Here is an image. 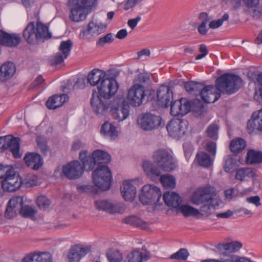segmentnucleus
<instances>
[{"mask_svg": "<svg viewBox=\"0 0 262 262\" xmlns=\"http://www.w3.org/2000/svg\"><path fill=\"white\" fill-rule=\"evenodd\" d=\"M150 81V76L147 73H141L137 75L133 80V86L145 90Z\"/></svg>", "mask_w": 262, "mask_h": 262, "instance_id": "nucleus-35", "label": "nucleus"}, {"mask_svg": "<svg viewBox=\"0 0 262 262\" xmlns=\"http://www.w3.org/2000/svg\"><path fill=\"white\" fill-rule=\"evenodd\" d=\"M45 85V80L41 75L38 76L30 84L31 89H38L42 88Z\"/></svg>", "mask_w": 262, "mask_h": 262, "instance_id": "nucleus-59", "label": "nucleus"}, {"mask_svg": "<svg viewBox=\"0 0 262 262\" xmlns=\"http://www.w3.org/2000/svg\"><path fill=\"white\" fill-rule=\"evenodd\" d=\"M95 206L98 210L105 211L111 214L122 213L125 209L123 204H113L106 200L96 201Z\"/></svg>", "mask_w": 262, "mask_h": 262, "instance_id": "nucleus-19", "label": "nucleus"}, {"mask_svg": "<svg viewBox=\"0 0 262 262\" xmlns=\"http://www.w3.org/2000/svg\"><path fill=\"white\" fill-rule=\"evenodd\" d=\"M78 191L80 192H91L92 193H97V189L96 187L92 185H81L77 186Z\"/></svg>", "mask_w": 262, "mask_h": 262, "instance_id": "nucleus-57", "label": "nucleus"}, {"mask_svg": "<svg viewBox=\"0 0 262 262\" xmlns=\"http://www.w3.org/2000/svg\"><path fill=\"white\" fill-rule=\"evenodd\" d=\"M97 92L94 91L91 99V105L93 111L99 117L105 115L110 110L111 101L102 99Z\"/></svg>", "mask_w": 262, "mask_h": 262, "instance_id": "nucleus-14", "label": "nucleus"}, {"mask_svg": "<svg viewBox=\"0 0 262 262\" xmlns=\"http://www.w3.org/2000/svg\"><path fill=\"white\" fill-rule=\"evenodd\" d=\"M152 160L154 163L146 161L142 165L144 172L152 180L160 176V170L170 172L176 167L173 156L165 148H160L155 150L152 155Z\"/></svg>", "mask_w": 262, "mask_h": 262, "instance_id": "nucleus-2", "label": "nucleus"}, {"mask_svg": "<svg viewBox=\"0 0 262 262\" xmlns=\"http://www.w3.org/2000/svg\"><path fill=\"white\" fill-rule=\"evenodd\" d=\"M142 249L144 252H141L139 249H135L128 253L124 262H142L148 260L151 257L150 252L145 249V246H142Z\"/></svg>", "mask_w": 262, "mask_h": 262, "instance_id": "nucleus-24", "label": "nucleus"}, {"mask_svg": "<svg viewBox=\"0 0 262 262\" xmlns=\"http://www.w3.org/2000/svg\"><path fill=\"white\" fill-rule=\"evenodd\" d=\"M204 205L200 208V211L203 215H209L211 213V209L212 208L210 203H204Z\"/></svg>", "mask_w": 262, "mask_h": 262, "instance_id": "nucleus-61", "label": "nucleus"}, {"mask_svg": "<svg viewBox=\"0 0 262 262\" xmlns=\"http://www.w3.org/2000/svg\"><path fill=\"white\" fill-rule=\"evenodd\" d=\"M79 159L86 171L92 170L96 165H106L111 161V156L107 152L98 149L94 151L92 156L87 150H82Z\"/></svg>", "mask_w": 262, "mask_h": 262, "instance_id": "nucleus-6", "label": "nucleus"}, {"mask_svg": "<svg viewBox=\"0 0 262 262\" xmlns=\"http://www.w3.org/2000/svg\"><path fill=\"white\" fill-rule=\"evenodd\" d=\"M254 99L258 103L262 104V87L259 86L258 89L256 90Z\"/></svg>", "mask_w": 262, "mask_h": 262, "instance_id": "nucleus-63", "label": "nucleus"}, {"mask_svg": "<svg viewBox=\"0 0 262 262\" xmlns=\"http://www.w3.org/2000/svg\"><path fill=\"white\" fill-rule=\"evenodd\" d=\"M71 8L70 18L75 22L82 21L86 18V10L97 4V0H69Z\"/></svg>", "mask_w": 262, "mask_h": 262, "instance_id": "nucleus-7", "label": "nucleus"}, {"mask_svg": "<svg viewBox=\"0 0 262 262\" xmlns=\"http://www.w3.org/2000/svg\"><path fill=\"white\" fill-rule=\"evenodd\" d=\"M247 128L249 130L250 133L255 130L262 131V124L256 116L255 113L252 114L251 119L248 122Z\"/></svg>", "mask_w": 262, "mask_h": 262, "instance_id": "nucleus-41", "label": "nucleus"}, {"mask_svg": "<svg viewBox=\"0 0 262 262\" xmlns=\"http://www.w3.org/2000/svg\"><path fill=\"white\" fill-rule=\"evenodd\" d=\"M206 149L210 154L213 157L216 154V144L212 141L208 142L205 146Z\"/></svg>", "mask_w": 262, "mask_h": 262, "instance_id": "nucleus-60", "label": "nucleus"}, {"mask_svg": "<svg viewBox=\"0 0 262 262\" xmlns=\"http://www.w3.org/2000/svg\"><path fill=\"white\" fill-rule=\"evenodd\" d=\"M236 162L232 158H228L224 166V170L228 173H231L236 169Z\"/></svg>", "mask_w": 262, "mask_h": 262, "instance_id": "nucleus-49", "label": "nucleus"}, {"mask_svg": "<svg viewBox=\"0 0 262 262\" xmlns=\"http://www.w3.org/2000/svg\"><path fill=\"white\" fill-rule=\"evenodd\" d=\"M229 18V14L228 13H225L221 18L217 20H212L210 22L209 24V27L213 29L218 28L222 25L224 21L228 20Z\"/></svg>", "mask_w": 262, "mask_h": 262, "instance_id": "nucleus-52", "label": "nucleus"}, {"mask_svg": "<svg viewBox=\"0 0 262 262\" xmlns=\"http://www.w3.org/2000/svg\"><path fill=\"white\" fill-rule=\"evenodd\" d=\"M219 129V125L215 123L210 124L207 128L206 133L208 137L213 139H217V133Z\"/></svg>", "mask_w": 262, "mask_h": 262, "instance_id": "nucleus-48", "label": "nucleus"}, {"mask_svg": "<svg viewBox=\"0 0 262 262\" xmlns=\"http://www.w3.org/2000/svg\"><path fill=\"white\" fill-rule=\"evenodd\" d=\"M256 177V170L250 167L239 168L236 171L235 176V179L241 181H248L251 179L255 180Z\"/></svg>", "mask_w": 262, "mask_h": 262, "instance_id": "nucleus-27", "label": "nucleus"}, {"mask_svg": "<svg viewBox=\"0 0 262 262\" xmlns=\"http://www.w3.org/2000/svg\"><path fill=\"white\" fill-rule=\"evenodd\" d=\"M36 203L40 209L46 210L50 205V201L45 196H39L37 199Z\"/></svg>", "mask_w": 262, "mask_h": 262, "instance_id": "nucleus-53", "label": "nucleus"}, {"mask_svg": "<svg viewBox=\"0 0 262 262\" xmlns=\"http://www.w3.org/2000/svg\"><path fill=\"white\" fill-rule=\"evenodd\" d=\"M162 120L160 116L147 113L143 114L138 118L137 123L142 129L151 130L160 126Z\"/></svg>", "mask_w": 262, "mask_h": 262, "instance_id": "nucleus-13", "label": "nucleus"}, {"mask_svg": "<svg viewBox=\"0 0 262 262\" xmlns=\"http://www.w3.org/2000/svg\"><path fill=\"white\" fill-rule=\"evenodd\" d=\"M145 96V90L132 85L128 91L127 99L130 105L139 106L143 103Z\"/></svg>", "mask_w": 262, "mask_h": 262, "instance_id": "nucleus-22", "label": "nucleus"}, {"mask_svg": "<svg viewBox=\"0 0 262 262\" xmlns=\"http://www.w3.org/2000/svg\"><path fill=\"white\" fill-rule=\"evenodd\" d=\"M107 28L106 25L101 23H95L94 21L90 22L87 27V29L82 30L80 33V36L81 38H89L92 36H97L99 34L105 31Z\"/></svg>", "mask_w": 262, "mask_h": 262, "instance_id": "nucleus-21", "label": "nucleus"}, {"mask_svg": "<svg viewBox=\"0 0 262 262\" xmlns=\"http://www.w3.org/2000/svg\"><path fill=\"white\" fill-rule=\"evenodd\" d=\"M114 40L113 35L112 33H109L106 35L99 38L97 42V45L103 47L106 43H112Z\"/></svg>", "mask_w": 262, "mask_h": 262, "instance_id": "nucleus-54", "label": "nucleus"}, {"mask_svg": "<svg viewBox=\"0 0 262 262\" xmlns=\"http://www.w3.org/2000/svg\"><path fill=\"white\" fill-rule=\"evenodd\" d=\"M122 197L126 201H133L135 198L136 190L135 187L128 181H124L120 187Z\"/></svg>", "mask_w": 262, "mask_h": 262, "instance_id": "nucleus-32", "label": "nucleus"}, {"mask_svg": "<svg viewBox=\"0 0 262 262\" xmlns=\"http://www.w3.org/2000/svg\"><path fill=\"white\" fill-rule=\"evenodd\" d=\"M20 41L21 38L19 35L15 33L9 34L8 39L4 46L8 47H16L20 42Z\"/></svg>", "mask_w": 262, "mask_h": 262, "instance_id": "nucleus-46", "label": "nucleus"}, {"mask_svg": "<svg viewBox=\"0 0 262 262\" xmlns=\"http://www.w3.org/2000/svg\"><path fill=\"white\" fill-rule=\"evenodd\" d=\"M246 146V142L242 138H237L233 140L230 144L231 151L235 154L241 152Z\"/></svg>", "mask_w": 262, "mask_h": 262, "instance_id": "nucleus-42", "label": "nucleus"}, {"mask_svg": "<svg viewBox=\"0 0 262 262\" xmlns=\"http://www.w3.org/2000/svg\"><path fill=\"white\" fill-rule=\"evenodd\" d=\"M93 181L96 186L103 190L110 189L112 175L107 165H100L93 171Z\"/></svg>", "mask_w": 262, "mask_h": 262, "instance_id": "nucleus-8", "label": "nucleus"}, {"mask_svg": "<svg viewBox=\"0 0 262 262\" xmlns=\"http://www.w3.org/2000/svg\"><path fill=\"white\" fill-rule=\"evenodd\" d=\"M160 181L165 188H174L176 185L174 178L169 174L160 175Z\"/></svg>", "mask_w": 262, "mask_h": 262, "instance_id": "nucleus-44", "label": "nucleus"}, {"mask_svg": "<svg viewBox=\"0 0 262 262\" xmlns=\"http://www.w3.org/2000/svg\"><path fill=\"white\" fill-rule=\"evenodd\" d=\"M91 246L75 245L70 249L67 256V259L69 262H79L82 257L91 251Z\"/></svg>", "mask_w": 262, "mask_h": 262, "instance_id": "nucleus-20", "label": "nucleus"}, {"mask_svg": "<svg viewBox=\"0 0 262 262\" xmlns=\"http://www.w3.org/2000/svg\"><path fill=\"white\" fill-rule=\"evenodd\" d=\"M247 202L253 204L256 207L259 206L261 205L260 202V198L258 195L252 196L246 198Z\"/></svg>", "mask_w": 262, "mask_h": 262, "instance_id": "nucleus-62", "label": "nucleus"}, {"mask_svg": "<svg viewBox=\"0 0 262 262\" xmlns=\"http://www.w3.org/2000/svg\"><path fill=\"white\" fill-rule=\"evenodd\" d=\"M189 256V253L186 248H181L177 252L172 254L169 257L171 259L185 261Z\"/></svg>", "mask_w": 262, "mask_h": 262, "instance_id": "nucleus-45", "label": "nucleus"}, {"mask_svg": "<svg viewBox=\"0 0 262 262\" xmlns=\"http://www.w3.org/2000/svg\"><path fill=\"white\" fill-rule=\"evenodd\" d=\"M72 47V42L71 40L62 41L59 47L60 52L53 56L50 59L52 65H57L61 63L69 55Z\"/></svg>", "mask_w": 262, "mask_h": 262, "instance_id": "nucleus-16", "label": "nucleus"}, {"mask_svg": "<svg viewBox=\"0 0 262 262\" xmlns=\"http://www.w3.org/2000/svg\"><path fill=\"white\" fill-rule=\"evenodd\" d=\"M20 139L11 136L0 137V151L9 149L15 158H20Z\"/></svg>", "mask_w": 262, "mask_h": 262, "instance_id": "nucleus-15", "label": "nucleus"}, {"mask_svg": "<svg viewBox=\"0 0 262 262\" xmlns=\"http://www.w3.org/2000/svg\"><path fill=\"white\" fill-rule=\"evenodd\" d=\"M23 185V180L15 170L6 177L2 182V186L5 191L13 192L19 189Z\"/></svg>", "mask_w": 262, "mask_h": 262, "instance_id": "nucleus-18", "label": "nucleus"}, {"mask_svg": "<svg viewBox=\"0 0 262 262\" xmlns=\"http://www.w3.org/2000/svg\"><path fill=\"white\" fill-rule=\"evenodd\" d=\"M177 210L181 212L185 217L189 216H196L201 214V212L196 209L189 205H183L180 206Z\"/></svg>", "mask_w": 262, "mask_h": 262, "instance_id": "nucleus-43", "label": "nucleus"}, {"mask_svg": "<svg viewBox=\"0 0 262 262\" xmlns=\"http://www.w3.org/2000/svg\"><path fill=\"white\" fill-rule=\"evenodd\" d=\"M110 110L113 118L118 122L126 119L129 113V106L125 103L123 97L117 96L111 101Z\"/></svg>", "mask_w": 262, "mask_h": 262, "instance_id": "nucleus-9", "label": "nucleus"}, {"mask_svg": "<svg viewBox=\"0 0 262 262\" xmlns=\"http://www.w3.org/2000/svg\"><path fill=\"white\" fill-rule=\"evenodd\" d=\"M186 125V123L185 121L174 119L169 121L166 128L169 136L177 138L185 134V128L184 126Z\"/></svg>", "mask_w": 262, "mask_h": 262, "instance_id": "nucleus-23", "label": "nucleus"}, {"mask_svg": "<svg viewBox=\"0 0 262 262\" xmlns=\"http://www.w3.org/2000/svg\"><path fill=\"white\" fill-rule=\"evenodd\" d=\"M14 169L9 165L0 164V179H5L6 177L13 172Z\"/></svg>", "mask_w": 262, "mask_h": 262, "instance_id": "nucleus-50", "label": "nucleus"}, {"mask_svg": "<svg viewBox=\"0 0 262 262\" xmlns=\"http://www.w3.org/2000/svg\"><path fill=\"white\" fill-rule=\"evenodd\" d=\"M141 19V17L140 16H137L135 18L130 19L127 21V25L131 29H134L138 22H139Z\"/></svg>", "mask_w": 262, "mask_h": 262, "instance_id": "nucleus-64", "label": "nucleus"}, {"mask_svg": "<svg viewBox=\"0 0 262 262\" xmlns=\"http://www.w3.org/2000/svg\"><path fill=\"white\" fill-rule=\"evenodd\" d=\"M215 247L219 252L221 260L207 259L202 260L201 262H253L250 258L233 254L242 247V244L239 242L221 243Z\"/></svg>", "mask_w": 262, "mask_h": 262, "instance_id": "nucleus-3", "label": "nucleus"}, {"mask_svg": "<svg viewBox=\"0 0 262 262\" xmlns=\"http://www.w3.org/2000/svg\"><path fill=\"white\" fill-rule=\"evenodd\" d=\"M242 85V79L239 76L233 74H224L216 79L215 88L212 85H204L203 90L207 92L200 97L205 103H213L220 98V93L232 94L237 92Z\"/></svg>", "mask_w": 262, "mask_h": 262, "instance_id": "nucleus-1", "label": "nucleus"}, {"mask_svg": "<svg viewBox=\"0 0 262 262\" xmlns=\"http://www.w3.org/2000/svg\"><path fill=\"white\" fill-rule=\"evenodd\" d=\"M83 168L78 161H74L62 167V173L69 179H77L82 174Z\"/></svg>", "mask_w": 262, "mask_h": 262, "instance_id": "nucleus-17", "label": "nucleus"}, {"mask_svg": "<svg viewBox=\"0 0 262 262\" xmlns=\"http://www.w3.org/2000/svg\"><path fill=\"white\" fill-rule=\"evenodd\" d=\"M18 213L19 212L15 209L7 204L5 216L7 219H11L16 216Z\"/></svg>", "mask_w": 262, "mask_h": 262, "instance_id": "nucleus-58", "label": "nucleus"}, {"mask_svg": "<svg viewBox=\"0 0 262 262\" xmlns=\"http://www.w3.org/2000/svg\"><path fill=\"white\" fill-rule=\"evenodd\" d=\"M101 133L112 140L115 139L118 136L116 127L108 122H105L102 125Z\"/></svg>", "mask_w": 262, "mask_h": 262, "instance_id": "nucleus-38", "label": "nucleus"}, {"mask_svg": "<svg viewBox=\"0 0 262 262\" xmlns=\"http://www.w3.org/2000/svg\"><path fill=\"white\" fill-rule=\"evenodd\" d=\"M19 213L23 217L32 218L36 213V211L32 207L26 205L23 206Z\"/></svg>", "mask_w": 262, "mask_h": 262, "instance_id": "nucleus-51", "label": "nucleus"}, {"mask_svg": "<svg viewBox=\"0 0 262 262\" xmlns=\"http://www.w3.org/2000/svg\"><path fill=\"white\" fill-rule=\"evenodd\" d=\"M106 75L105 72L99 69H94L88 75V81L92 86L99 85L100 82Z\"/></svg>", "mask_w": 262, "mask_h": 262, "instance_id": "nucleus-34", "label": "nucleus"}, {"mask_svg": "<svg viewBox=\"0 0 262 262\" xmlns=\"http://www.w3.org/2000/svg\"><path fill=\"white\" fill-rule=\"evenodd\" d=\"M24 160L28 166H31L34 170L38 169L43 163L40 155L35 152L26 154Z\"/></svg>", "mask_w": 262, "mask_h": 262, "instance_id": "nucleus-30", "label": "nucleus"}, {"mask_svg": "<svg viewBox=\"0 0 262 262\" xmlns=\"http://www.w3.org/2000/svg\"><path fill=\"white\" fill-rule=\"evenodd\" d=\"M15 72V65L12 62L4 63L0 67V80L4 82L10 79Z\"/></svg>", "mask_w": 262, "mask_h": 262, "instance_id": "nucleus-28", "label": "nucleus"}, {"mask_svg": "<svg viewBox=\"0 0 262 262\" xmlns=\"http://www.w3.org/2000/svg\"><path fill=\"white\" fill-rule=\"evenodd\" d=\"M36 178L32 174H28L23 180V185L29 187L36 185Z\"/></svg>", "mask_w": 262, "mask_h": 262, "instance_id": "nucleus-56", "label": "nucleus"}, {"mask_svg": "<svg viewBox=\"0 0 262 262\" xmlns=\"http://www.w3.org/2000/svg\"><path fill=\"white\" fill-rule=\"evenodd\" d=\"M52 262V256L48 252L35 251L30 253L22 259L21 262Z\"/></svg>", "mask_w": 262, "mask_h": 262, "instance_id": "nucleus-26", "label": "nucleus"}, {"mask_svg": "<svg viewBox=\"0 0 262 262\" xmlns=\"http://www.w3.org/2000/svg\"><path fill=\"white\" fill-rule=\"evenodd\" d=\"M69 99L67 94L54 95L46 102V106L50 110H54L61 106Z\"/></svg>", "mask_w": 262, "mask_h": 262, "instance_id": "nucleus-29", "label": "nucleus"}, {"mask_svg": "<svg viewBox=\"0 0 262 262\" xmlns=\"http://www.w3.org/2000/svg\"><path fill=\"white\" fill-rule=\"evenodd\" d=\"M195 160L200 166L208 168L212 165L213 157L205 152L200 151L196 155Z\"/></svg>", "mask_w": 262, "mask_h": 262, "instance_id": "nucleus-36", "label": "nucleus"}, {"mask_svg": "<svg viewBox=\"0 0 262 262\" xmlns=\"http://www.w3.org/2000/svg\"><path fill=\"white\" fill-rule=\"evenodd\" d=\"M163 199L168 206L176 209L180 206L182 201L181 196L174 192H165Z\"/></svg>", "mask_w": 262, "mask_h": 262, "instance_id": "nucleus-31", "label": "nucleus"}, {"mask_svg": "<svg viewBox=\"0 0 262 262\" xmlns=\"http://www.w3.org/2000/svg\"><path fill=\"white\" fill-rule=\"evenodd\" d=\"M8 205L19 212L23 206V199L19 196L13 197L9 200Z\"/></svg>", "mask_w": 262, "mask_h": 262, "instance_id": "nucleus-47", "label": "nucleus"}, {"mask_svg": "<svg viewBox=\"0 0 262 262\" xmlns=\"http://www.w3.org/2000/svg\"><path fill=\"white\" fill-rule=\"evenodd\" d=\"M170 103V114L173 116H183L190 111L199 114H202L204 111L203 104L198 99L188 101L182 98Z\"/></svg>", "mask_w": 262, "mask_h": 262, "instance_id": "nucleus-5", "label": "nucleus"}, {"mask_svg": "<svg viewBox=\"0 0 262 262\" xmlns=\"http://www.w3.org/2000/svg\"><path fill=\"white\" fill-rule=\"evenodd\" d=\"M173 93L170 88L166 85L161 86L157 91V102L162 107H167L171 102Z\"/></svg>", "mask_w": 262, "mask_h": 262, "instance_id": "nucleus-25", "label": "nucleus"}, {"mask_svg": "<svg viewBox=\"0 0 262 262\" xmlns=\"http://www.w3.org/2000/svg\"><path fill=\"white\" fill-rule=\"evenodd\" d=\"M105 255L109 262H121L123 259V254L121 251L114 247L107 249Z\"/></svg>", "mask_w": 262, "mask_h": 262, "instance_id": "nucleus-37", "label": "nucleus"}, {"mask_svg": "<svg viewBox=\"0 0 262 262\" xmlns=\"http://www.w3.org/2000/svg\"><path fill=\"white\" fill-rule=\"evenodd\" d=\"M161 196L159 188L154 185H145L142 187L139 200L144 205L158 204Z\"/></svg>", "mask_w": 262, "mask_h": 262, "instance_id": "nucleus-10", "label": "nucleus"}, {"mask_svg": "<svg viewBox=\"0 0 262 262\" xmlns=\"http://www.w3.org/2000/svg\"><path fill=\"white\" fill-rule=\"evenodd\" d=\"M36 142L37 145L40 149L41 151L43 153L46 154L48 150V148L47 145V141L46 139L41 136H37L36 138Z\"/></svg>", "mask_w": 262, "mask_h": 262, "instance_id": "nucleus-55", "label": "nucleus"}, {"mask_svg": "<svg viewBox=\"0 0 262 262\" xmlns=\"http://www.w3.org/2000/svg\"><path fill=\"white\" fill-rule=\"evenodd\" d=\"M23 36L28 44L36 45L50 38L52 34L49 32L47 25L39 21L36 24L34 21H31L24 30Z\"/></svg>", "mask_w": 262, "mask_h": 262, "instance_id": "nucleus-4", "label": "nucleus"}, {"mask_svg": "<svg viewBox=\"0 0 262 262\" xmlns=\"http://www.w3.org/2000/svg\"><path fill=\"white\" fill-rule=\"evenodd\" d=\"M204 85L203 83L190 81L185 82L184 87L190 94L200 96V95H203L207 92L205 90H203Z\"/></svg>", "mask_w": 262, "mask_h": 262, "instance_id": "nucleus-33", "label": "nucleus"}, {"mask_svg": "<svg viewBox=\"0 0 262 262\" xmlns=\"http://www.w3.org/2000/svg\"><path fill=\"white\" fill-rule=\"evenodd\" d=\"M246 162L248 164L262 163V152L254 149L249 150L247 154Z\"/></svg>", "mask_w": 262, "mask_h": 262, "instance_id": "nucleus-39", "label": "nucleus"}, {"mask_svg": "<svg viewBox=\"0 0 262 262\" xmlns=\"http://www.w3.org/2000/svg\"><path fill=\"white\" fill-rule=\"evenodd\" d=\"M216 195L215 188L210 185H206L199 188L193 193L191 197V201L195 205L208 203L212 197L215 196Z\"/></svg>", "mask_w": 262, "mask_h": 262, "instance_id": "nucleus-11", "label": "nucleus"}, {"mask_svg": "<svg viewBox=\"0 0 262 262\" xmlns=\"http://www.w3.org/2000/svg\"><path fill=\"white\" fill-rule=\"evenodd\" d=\"M124 223L131 225L140 227L142 229H146L148 227L147 223L137 217L136 216L132 215L128 216L124 219Z\"/></svg>", "mask_w": 262, "mask_h": 262, "instance_id": "nucleus-40", "label": "nucleus"}, {"mask_svg": "<svg viewBox=\"0 0 262 262\" xmlns=\"http://www.w3.org/2000/svg\"><path fill=\"white\" fill-rule=\"evenodd\" d=\"M118 88L119 84L114 78L106 76L97 88L98 95L104 99H108L116 93Z\"/></svg>", "mask_w": 262, "mask_h": 262, "instance_id": "nucleus-12", "label": "nucleus"}]
</instances>
